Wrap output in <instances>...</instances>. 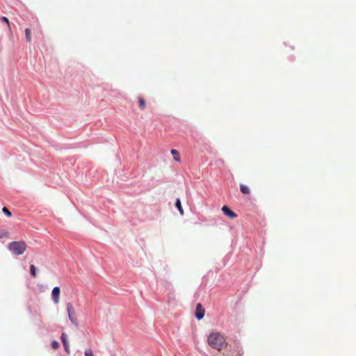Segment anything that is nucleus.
<instances>
[{
    "mask_svg": "<svg viewBox=\"0 0 356 356\" xmlns=\"http://www.w3.org/2000/svg\"><path fill=\"white\" fill-rule=\"evenodd\" d=\"M26 243L24 241H13L8 244V250L15 255L22 254L26 250Z\"/></svg>",
    "mask_w": 356,
    "mask_h": 356,
    "instance_id": "nucleus-2",
    "label": "nucleus"
},
{
    "mask_svg": "<svg viewBox=\"0 0 356 356\" xmlns=\"http://www.w3.org/2000/svg\"><path fill=\"white\" fill-rule=\"evenodd\" d=\"M138 102H139V106L141 110H143L145 108V101L142 97H138Z\"/></svg>",
    "mask_w": 356,
    "mask_h": 356,
    "instance_id": "nucleus-11",
    "label": "nucleus"
},
{
    "mask_svg": "<svg viewBox=\"0 0 356 356\" xmlns=\"http://www.w3.org/2000/svg\"><path fill=\"white\" fill-rule=\"evenodd\" d=\"M175 206L177 208V209L179 210L180 214L181 216L184 215V210L182 209V207L181 204V201L179 199H177L176 202H175Z\"/></svg>",
    "mask_w": 356,
    "mask_h": 356,
    "instance_id": "nucleus-10",
    "label": "nucleus"
},
{
    "mask_svg": "<svg viewBox=\"0 0 356 356\" xmlns=\"http://www.w3.org/2000/svg\"><path fill=\"white\" fill-rule=\"evenodd\" d=\"M240 191L243 194H245V195L250 194V190L246 185L241 184L240 185Z\"/></svg>",
    "mask_w": 356,
    "mask_h": 356,
    "instance_id": "nucleus-9",
    "label": "nucleus"
},
{
    "mask_svg": "<svg viewBox=\"0 0 356 356\" xmlns=\"http://www.w3.org/2000/svg\"><path fill=\"white\" fill-rule=\"evenodd\" d=\"M0 20L4 23H6L7 25H8V28L9 30H10V22H9V20L7 17H1L0 18Z\"/></svg>",
    "mask_w": 356,
    "mask_h": 356,
    "instance_id": "nucleus-14",
    "label": "nucleus"
},
{
    "mask_svg": "<svg viewBox=\"0 0 356 356\" xmlns=\"http://www.w3.org/2000/svg\"><path fill=\"white\" fill-rule=\"evenodd\" d=\"M222 211L223 212L224 214H225L230 218H235L237 217V215L231 209H229V208L227 207V206L222 207Z\"/></svg>",
    "mask_w": 356,
    "mask_h": 356,
    "instance_id": "nucleus-6",
    "label": "nucleus"
},
{
    "mask_svg": "<svg viewBox=\"0 0 356 356\" xmlns=\"http://www.w3.org/2000/svg\"><path fill=\"white\" fill-rule=\"evenodd\" d=\"M59 346H60V345H59V343H58L57 341H53L51 342V347H52V348H54V349H57V348H58Z\"/></svg>",
    "mask_w": 356,
    "mask_h": 356,
    "instance_id": "nucleus-17",
    "label": "nucleus"
},
{
    "mask_svg": "<svg viewBox=\"0 0 356 356\" xmlns=\"http://www.w3.org/2000/svg\"><path fill=\"white\" fill-rule=\"evenodd\" d=\"M171 154L173 156L174 160L177 162H179L181 161L179 152L175 149H172L170 151Z\"/></svg>",
    "mask_w": 356,
    "mask_h": 356,
    "instance_id": "nucleus-8",
    "label": "nucleus"
},
{
    "mask_svg": "<svg viewBox=\"0 0 356 356\" xmlns=\"http://www.w3.org/2000/svg\"><path fill=\"white\" fill-rule=\"evenodd\" d=\"M3 213L6 215L8 217H10L12 216L11 212L8 210V209L6 207L2 209Z\"/></svg>",
    "mask_w": 356,
    "mask_h": 356,
    "instance_id": "nucleus-15",
    "label": "nucleus"
},
{
    "mask_svg": "<svg viewBox=\"0 0 356 356\" xmlns=\"http://www.w3.org/2000/svg\"><path fill=\"white\" fill-rule=\"evenodd\" d=\"M85 356H95L91 349H87L85 351Z\"/></svg>",
    "mask_w": 356,
    "mask_h": 356,
    "instance_id": "nucleus-18",
    "label": "nucleus"
},
{
    "mask_svg": "<svg viewBox=\"0 0 356 356\" xmlns=\"http://www.w3.org/2000/svg\"><path fill=\"white\" fill-rule=\"evenodd\" d=\"M9 235L8 232L6 230H0V238H6L8 237Z\"/></svg>",
    "mask_w": 356,
    "mask_h": 356,
    "instance_id": "nucleus-16",
    "label": "nucleus"
},
{
    "mask_svg": "<svg viewBox=\"0 0 356 356\" xmlns=\"http://www.w3.org/2000/svg\"><path fill=\"white\" fill-rule=\"evenodd\" d=\"M207 342L211 347L220 351L225 343V339L219 332H212L209 335Z\"/></svg>",
    "mask_w": 356,
    "mask_h": 356,
    "instance_id": "nucleus-1",
    "label": "nucleus"
},
{
    "mask_svg": "<svg viewBox=\"0 0 356 356\" xmlns=\"http://www.w3.org/2000/svg\"><path fill=\"white\" fill-rule=\"evenodd\" d=\"M61 341L63 342V346L65 348V351L67 353H70V346L67 340V335L65 333H62L60 337Z\"/></svg>",
    "mask_w": 356,
    "mask_h": 356,
    "instance_id": "nucleus-7",
    "label": "nucleus"
},
{
    "mask_svg": "<svg viewBox=\"0 0 356 356\" xmlns=\"http://www.w3.org/2000/svg\"><path fill=\"white\" fill-rule=\"evenodd\" d=\"M67 310L70 320L72 323H76V314L74 307L72 303L69 302L67 305Z\"/></svg>",
    "mask_w": 356,
    "mask_h": 356,
    "instance_id": "nucleus-3",
    "label": "nucleus"
},
{
    "mask_svg": "<svg viewBox=\"0 0 356 356\" xmlns=\"http://www.w3.org/2000/svg\"><path fill=\"white\" fill-rule=\"evenodd\" d=\"M30 273L33 277L37 276L35 266L33 264L30 266Z\"/></svg>",
    "mask_w": 356,
    "mask_h": 356,
    "instance_id": "nucleus-13",
    "label": "nucleus"
},
{
    "mask_svg": "<svg viewBox=\"0 0 356 356\" xmlns=\"http://www.w3.org/2000/svg\"><path fill=\"white\" fill-rule=\"evenodd\" d=\"M25 35L27 42H30L31 41V30L29 29H25Z\"/></svg>",
    "mask_w": 356,
    "mask_h": 356,
    "instance_id": "nucleus-12",
    "label": "nucleus"
},
{
    "mask_svg": "<svg viewBox=\"0 0 356 356\" xmlns=\"http://www.w3.org/2000/svg\"><path fill=\"white\" fill-rule=\"evenodd\" d=\"M204 313H205L204 309L202 307V306L200 303H198L197 305L196 309H195V317L198 320H200V319L203 318V317L204 316Z\"/></svg>",
    "mask_w": 356,
    "mask_h": 356,
    "instance_id": "nucleus-4",
    "label": "nucleus"
},
{
    "mask_svg": "<svg viewBox=\"0 0 356 356\" xmlns=\"http://www.w3.org/2000/svg\"><path fill=\"white\" fill-rule=\"evenodd\" d=\"M60 288L58 286H56L53 289L51 292V296L53 301L55 304H58L60 301L59 296H60Z\"/></svg>",
    "mask_w": 356,
    "mask_h": 356,
    "instance_id": "nucleus-5",
    "label": "nucleus"
}]
</instances>
